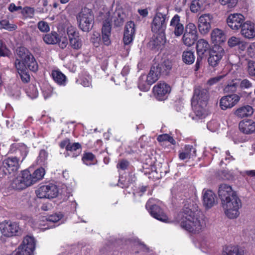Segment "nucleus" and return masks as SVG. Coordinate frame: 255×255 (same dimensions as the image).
<instances>
[{
    "mask_svg": "<svg viewBox=\"0 0 255 255\" xmlns=\"http://www.w3.org/2000/svg\"><path fill=\"white\" fill-rule=\"evenodd\" d=\"M240 99V96L235 94L224 96L220 101V107L223 110L231 109L238 104Z\"/></svg>",
    "mask_w": 255,
    "mask_h": 255,
    "instance_id": "nucleus-18",
    "label": "nucleus"
},
{
    "mask_svg": "<svg viewBox=\"0 0 255 255\" xmlns=\"http://www.w3.org/2000/svg\"><path fill=\"white\" fill-rule=\"evenodd\" d=\"M224 255H244V251L238 246H228L225 248Z\"/></svg>",
    "mask_w": 255,
    "mask_h": 255,
    "instance_id": "nucleus-36",
    "label": "nucleus"
},
{
    "mask_svg": "<svg viewBox=\"0 0 255 255\" xmlns=\"http://www.w3.org/2000/svg\"><path fill=\"white\" fill-rule=\"evenodd\" d=\"M45 173V170L43 168H40L35 170L34 172L31 174V178L33 184L42 179Z\"/></svg>",
    "mask_w": 255,
    "mask_h": 255,
    "instance_id": "nucleus-41",
    "label": "nucleus"
},
{
    "mask_svg": "<svg viewBox=\"0 0 255 255\" xmlns=\"http://www.w3.org/2000/svg\"><path fill=\"white\" fill-rule=\"evenodd\" d=\"M240 130L245 134H252L255 132V122L252 120H243L239 124Z\"/></svg>",
    "mask_w": 255,
    "mask_h": 255,
    "instance_id": "nucleus-22",
    "label": "nucleus"
},
{
    "mask_svg": "<svg viewBox=\"0 0 255 255\" xmlns=\"http://www.w3.org/2000/svg\"><path fill=\"white\" fill-rule=\"evenodd\" d=\"M37 27L42 32H47L50 30L48 23L44 21H40L37 23Z\"/></svg>",
    "mask_w": 255,
    "mask_h": 255,
    "instance_id": "nucleus-52",
    "label": "nucleus"
},
{
    "mask_svg": "<svg viewBox=\"0 0 255 255\" xmlns=\"http://www.w3.org/2000/svg\"><path fill=\"white\" fill-rule=\"evenodd\" d=\"M198 38V33L195 24L189 22L185 26L181 41L187 47L193 45Z\"/></svg>",
    "mask_w": 255,
    "mask_h": 255,
    "instance_id": "nucleus-3",
    "label": "nucleus"
},
{
    "mask_svg": "<svg viewBox=\"0 0 255 255\" xmlns=\"http://www.w3.org/2000/svg\"><path fill=\"white\" fill-rule=\"evenodd\" d=\"M128 241L131 245L136 247L140 251H145L147 250L146 246L141 243L137 238L133 237L132 239H129Z\"/></svg>",
    "mask_w": 255,
    "mask_h": 255,
    "instance_id": "nucleus-43",
    "label": "nucleus"
},
{
    "mask_svg": "<svg viewBox=\"0 0 255 255\" xmlns=\"http://www.w3.org/2000/svg\"><path fill=\"white\" fill-rule=\"evenodd\" d=\"M15 152L17 156H18L19 154L20 155L19 157L20 158H21V162H22L27 156V154L28 152V150L27 147L26 145L21 144H19L18 146L17 147Z\"/></svg>",
    "mask_w": 255,
    "mask_h": 255,
    "instance_id": "nucleus-42",
    "label": "nucleus"
},
{
    "mask_svg": "<svg viewBox=\"0 0 255 255\" xmlns=\"http://www.w3.org/2000/svg\"><path fill=\"white\" fill-rule=\"evenodd\" d=\"M160 203L156 200L150 199L146 203L145 207L153 218L160 221L166 222L168 218L160 208Z\"/></svg>",
    "mask_w": 255,
    "mask_h": 255,
    "instance_id": "nucleus-7",
    "label": "nucleus"
},
{
    "mask_svg": "<svg viewBox=\"0 0 255 255\" xmlns=\"http://www.w3.org/2000/svg\"><path fill=\"white\" fill-rule=\"evenodd\" d=\"M253 113V108L249 105L241 107L234 112V115L239 119L251 117Z\"/></svg>",
    "mask_w": 255,
    "mask_h": 255,
    "instance_id": "nucleus-28",
    "label": "nucleus"
},
{
    "mask_svg": "<svg viewBox=\"0 0 255 255\" xmlns=\"http://www.w3.org/2000/svg\"><path fill=\"white\" fill-rule=\"evenodd\" d=\"M17 52L18 55H19V56L23 60V61L21 62L20 60L16 59L15 61L14 64L15 68L18 71V72L19 73L26 70V64L24 62L23 58H24L25 49L24 48L20 47L18 50H17Z\"/></svg>",
    "mask_w": 255,
    "mask_h": 255,
    "instance_id": "nucleus-30",
    "label": "nucleus"
},
{
    "mask_svg": "<svg viewBox=\"0 0 255 255\" xmlns=\"http://www.w3.org/2000/svg\"><path fill=\"white\" fill-rule=\"evenodd\" d=\"M196 150L191 145H187L185 146L184 151L179 153V156L180 159L185 160L195 157Z\"/></svg>",
    "mask_w": 255,
    "mask_h": 255,
    "instance_id": "nucleus-31",
    "label": "nucleus"
},
{
    "mask_svg": "<svg viewBox=\"0 0 255 255\" xmlns=\"http://www.w3.org/2000/svg\"><path fill=\"white\" fill-rule=\"evenodd\" d=\"M248 72L251 77L255 78V62L250 61L248 64Z\"/></svg>",
    "mask_w": 255,
    "mask_h": 255,
    "instance_id": "nucleus-54",
    "label": "nucleus"
},
{
    "mask_svg": "<svg viewBox=\"0 0 255 255\" xmlns=\"http://www.w3.org/2000/svg\"><path fill=\"white\" fill-rule=\"evenodd\" d=\"M151 84H148L147 82L146 75H141L138 80V87L140 90L142 91H148L150 89V86Z\"/></svg>",
    "mask_w": 255,
    "mask_h": 255,
    "instance_id": "nucleus-37",
    "label": "nucleus"
},
{
    "mask_svg": "<svg viewBox=\"0 0 255 255\" xmlns=\"http://www.w3.org/2000/svg\"><path fill=\"white\" fill-rule=\"evenodd\" d=\"M245 20L244 16L238 13L229 14L227 18V23L229 27L233 30H238L242 27Z\"/></svg>",
    "mask_w": 255,
    "mask_h": 255,
    "instance_id": "nucleus-16",
    "label": "nucleus"
},
{
    "mask_svg": "<svg viewBox=\"0 0 255 255\" xmlns=\"http://www.w3.org/2000/svg\"><path fill=\"white\" fill-rule=\"evenodd\" d=\"M128 165V162L125 160H122L117 164V167L122 170L126 169Z\"/></svg>",
    "mask_w": 255,
    "mask_h": 255,
    "instance_id": "nucleus-64",
    "label": "nucleus"
},
{
    "mask_svg": "<svg viewBox=\"0 0 255 255\" xmlns=\"http://www.w3.org/2000/svg\"><path fill=\"white\" fill-rule=\"evenodd\" d=\"M203 205L207 208H210L215 204L216 195L209 190L203 191Z\"/></svg>",
    "mask_w": 255,
    "mask_h": 255,
    "instance_id": "nucleus-26",
    "label": "nucleus"
},
{
    "mask_svg": "<svg viewBox=\"0 0 255 255\" xmlns=\"http://www.w3.org/2000/svg\"><path fill=\"white\" fill-rule=\"evenodd\" d=\"M241 89H249L252 87V83L248 79H244L242 80L239 84Z\"/></svg>",
    "mask_w": 255,
    "mask_h": 255,
    "instance_id": "nucleus-58",
    "label": "nucleus"
},
{
    "mask_svg": "<svg viewBox=\"0 0 255 255\" xmlns=\"http://www.w3.org/2000/svg\"><path fill=\"white\" fill-rule=\"evenodd\" d=\"M111 25L110 21L105 20L103 22L102 29V40L104 44L109 45L111 43Z\"/></svg>",
    "mask_w": 255,
    "mask_h": 255,
    "instance_id": "nucleus-27",
    "label": "nucleus"
},
{
    "mask_svg": "<svg viewBox=\"0 0 255 255\" xmlns=\"http://www.w3.org/2000/svg\"><path fill=\"white\" fill-rule=\"evenodd\" d=\"M207 128L211 131H216L219 128V123L215 120H212L207 125Z\"/></svg>",
    "mask_w": 255,
    "mask_h": 255,
    "instance_id": "nucleus-55",
    "label": "nucleus"
},
{
    "mask_svg": "<svg viewBox=\"0 0 255 255\" xmlns=\"http://www.w3.org/2000/svg\"><path fill=\"white\" fill-rule=\"evenodd\" d=\"M22 14L26 17L31 18L33 17L35 9L31 7H25L22 10Z\"/></svg>",
    "mask_w": 255,
    "mask_h": 255,
    "instance_id": "nucleus-50",
    "label": "nucleus"
},
{
    "mask_svg": "<svg viewBox=\"0 0 255 255\" xmlns=\"http://www.w3.org/2000/svg\"><path fill=\"white\" fill-rule=\"evenodd\" d=\"M81 84L84 87H89L91 85V78L89 76L82 77L80 78Z\"/></svg>",
    "mask_w": 255,
    "mask_h": 255,
    "instance_id": "nucleus-61",
    "label": "nucleus"
},
{
    "mask_svg": "<svg viewBox=\"0 0 255 255\" xmlns=\"http://www.w3.org/2000/svg\"><path fill=\"white\" fill-rule=\"evenodd\" d=\"M20 76L22 81L24 83H27L30 80V76L25 71L18 73Z\"/></svg>",
    "mask_w": 255,
    "mask_h": 255,
    "instance_id": "nucleus-63",
    "label": "nucleus"
},
{
    "mask_svg": "<svg viewBox=\"0 0 255 255\" xmlns=\"http://www.w3.org/2000/svg\"><path fill=\"white\" fill-rule=\"evenodd\" d=\"M170 90V87L166 83L162 81H159L153 88V92L156 98L159 101L165 100Z\"/></svg>",
    "mask_w": 255,
    "mask_h": 255,
    "instance_id": "nucleus-14",
    "label": "nucleus"
},
{
    "mask_svg": "<svg viewBox=\"0 0 255 255\" xmlns=\"http://www.w3.org/2000/svg\"><path fill=\"white\" fill-rule=\"evenodd\" d=\"M70 46L74 50H79L82 48L83 42L77 28L72 25L68 26L66 29Z\"/></svg>",
    "mask_w": 255,
    "mask_h": 255,
    "instance_id": "nucleus-10",
    "label": "nucleus"
},
{
    "mask_svg": "<svg viewBox=\"0 0 255 255\" xmlns=\"http://www.w3.org/2000/svg\"><path fill=\"white\" fill-rule=\"evenodd\" d=\"M240 39L235 36H232V37H231L228 41V45L230 47H234L237 45L240 44Z\"/></svg>",
    "mask_w": 255,
    "mask_h": 255,
    "instance_id": "nucleus-60",
    "label": "nucleus"
},
{
    "mask_svg": "<svg viewBox=\"0 0 255 255\" xmlns=\"http://www.w3.org/2000/svg\"><path fill=\"white\" fill-rule=\"evenodd\" d=\"M222 5H227L229 8L234 7L238 2V0H219Z\"/></svg>",
    "mask_w": 255,
    "mask_h": 255,
    "instance_id": "nucleus-57",
    "label": "nucleus"
},
{
    "mask_svg": "<svg viewBox=\"0 0 255 255\" xmlns=\"http://www.w3.org/2000/svg\"><path fill=\"white\" fill-rule=\"evenodd\" d=\"M35 240L33 237L26 236L22 244L11 253L7 255H31L35 249Z\"/></svg>",
    "mask_w": 255,
    "mask_h": 255,
    "instance_id": "nucleus-8",
    "label": "nucleus"
},
{
    "mask_svg": "<svg viewBox=\"0 0 255 255\" xmlns=\"http://www.w3.org/2000/svg\"><path fill=\"white\" fill-rule=\"evenodd\" d=\"M33 184L31 174L28 170L22 171L10 183V187L16 190H23Z\"/></svg>",
    "mask_w": 255,
    "mask_h": 255,
    "instance_id": "nucleus-4",
    "label": "nucleus"
},
{
    "mask_svg": "<svg viewBox=\"0 0 255 255\" xmlns=\"http://www.w3.org/2000/svg\"><path fill=\"white\" fill-rule=\"evenodd\" d=\"M0 230L2 234L7 237L18 235L19 233L17 223L5 221L0 224Z\"/></svg>",
    "mask_w": 255,
    "mask_h": 255,
    "instance_id": "nucleus-12",
    "label": "nucleus"
},
{
    "mask_svg": "<svg viewBox=\"0 0 255 255\" xmlns=\"http://www.w3.org/2000/svg\"><path fill=\"white\" fill-rule=\"evenodd\" d=\"M160 76V67L158 66H152L149 73L146 76L147 82L148 84L152 85L156 82L159 78Z\"/></svg>",
    "mask_w": 255,
    "mask_h": 255,
    "instance_id": "nucleus-29",
    "label": "nucleus"
},
{
    "mask_svg": "<svg viewBox=\"0 0 255 255\" xmlns=\"http://www.w3.org/2000/svg\"><path fill=\"white\" fill-rule=\"evenodd\" d=\"M177 220L182 228L193 234L199 233L206 227L205 216L198 210L197 204L190 200L186 201Z\"/></svg>",
    "mask_w": 255,
    "mask_h": 255,
    "instance_id": "nucleus-1",
    "label": "nucleus"
},
{
    "mask_svg": "<svg viewBox=\"0 0 255 255\" xmlns=\"http://www.w3.org/2000/svg\"><path fill=\"white\" fill-rule=\"evenodd\" d=\"M48 157V153L44 150L40 151L39 156L38 157V162L39 164H44Z\"/></svg>",
    "mask_w": 255,
    "mask_h": 255,
    "instance_id": "nucleus-53",
    "label": "nucleus"
},
{
    "mask_svg": "<svg viewBox=\"0 0 255 255\" xmlns=\"http://www.w3.org/2000/svg\"><path fill=\"white\" fill-rule=\"evenodd\" d=\"M51 76L53 80L58 85L65 86L66 84L67 78L66 76L59 70H52Z\"/></svg>",
    "mask_w": 255,
    "mask_h": 255,
    "instance_id": "nucleus-32",
    "label": "nucleus"
},
{
    "mask_svg": "<svg viewBox=\"0 0 255 255\" xmlns=\"http://www.w3.org/2000/svg\"><path fill=\"white\" fill-rule=\"evenodd\" d=\"M208 98L207 90L196 88L191 101V104H201L202 106H206Z\"/></svg>",
    "mask_w": 255,
    "mask_h": 255,
    "instance_id": "nucleus-17",
    "label": "nucleus"
},
{
    "mask_svg": "<svg viewBox=\"0 0 255 255\" xmlns=\"http://www.w3.org/2000/svg\"><path fill=\"white\" fill-rule=\"evenodd\" d=\"M241 32L247 38H253L255 36L254 24L250 21L245 22L241 27Z\"/></svg>",
    "mask_w": 255,
    "mask_h": 255,
    "instance_id": "nucleus-24",
    "label": "nucleus"
},
{
    "mask_svg": "<svg viewBox=\"0 0 255 255\" xmlns=\"http://www.w3.org/2000/svg\"><path fill=\"white\" fill-rule=\"evenodd\" d=\"M225 215L229 219L238 218L240 214V209L242 206L241 199L238 196L222 203Z\"/></svg>",
    "mask_w": 255,
    "mask_h": 255,
    "instance_id": "nucleus-2",
    "label": "nucleus"
},
{
    "mask_svg": "<svg viewBox=\"0 0 255 255\" xmlns=\"http://www.w3.org/2000/svg\"><path fill=\"white\" fill-rule=\"evenodd\" d=\"M166 12L158 11L154 16L151 23V30L155 33L164 34L166 28V19L168 10Z\"/></svg>",
    "mask_w": 255,
    "mask_h": 255,
    "instance_id": "nucleus-6",
    "label": "nucleus"
},
{
    "mask_svg": "<svg viewBox=\"0 0 255 255\" xmlns=\"http://www.w3.org/2000/svg\"><path fill=\"white\" fill-rule=\"evenodd\" d=\"M239 80H235L230 82L224 88L226 92L233 93L236 91L239 86Z\"/></svg>",
    "mask_w": 255,
    "mask_h": 255,
    "instance_id": "nucleus-45",
    "label": "nucleus"
},
{
    "mask_svg": "<svg viewBox=\"0 0 255 255\" xmlns=\"http://www.w3.org/2000/svg\"><path fill=\"white\" fill-rule=\"evenodd\" d=\"M17 28V26L16 25L10 23L6 19L0 21V29H4L9 31H12L16 30Z\"/></svg>",
    "mask_w": 255,
    "mask_h": 255,
    "instance_id": "nucleus-44",
    "label": "nucleus"
},
{
    "mask_svg": "<svg viewBox=\"0 0 255 255\" xmlns=\"http://www.w3.org/2000/svg\"><path fill=\"white\" fill-rule=\"evenodd\" d=\"M10 54V51L6 47V46L4 44L1 40H0V56L5 57L9 56Z\"/></svg>",
    "mask_w": 255,
    "mask_h": 255,
    "instance_id": "nucleus-51",
    "label": "nucleus"
},
{
    "mask_svg": "<svg viewBox=\"0 0 255 255\" xmlns=\"http://www.w3.org/2000/svg\"><path fill=\"white\" fill-rule=\"evenodd\" d=\"M204 0H194L190 5V10L193 12H197L200 10L203 6Z\"/></svg>",
    "mask_w": 255,
    "mask_h": 255,
    "instance_id": "nucleus-46",
    "label": "nucleus"
},
{
    "mask_svg": "<svg viewBox=\"0 0 255 255\" xmlns=\"http://www.w3.org/2000/svg\"><path fill=\"white\" fill-rule=\"evenodd\" d=\"M79 26L81 29L85 32H88L93 27L94 16L91 10L87 8L82 9L77 17Z\"/></svg>",
    "mask_w": 255,
    "mask_h": 255,
    "instance_id": "nucleus-5",
    "label": "nucleus"
},
{
    "mask_svg": "<svg viewBox=\"0 0 255 255\" xmlns=\"http://www.w3.org/2000/svg\"><path fill=\"white\" fill-rule=\"evenodd\" d=\"M134 36V35H133L124 33L123 37V41L124 44L125 45L129 44L133 41Z\"/></svg>",
    "mask_w": 255,
    "mask_h": 255,
    "instance_id": "nucleus-59",
    "label": "nucleus"
},
{
    "mask_svg": "<svg viewBox=\"0 0 255 255\" xmlns=\"http://www.w3.org/2000/svg\"><path fill=\"white\" fill-rule=\"evenodd\" d=\"M225 54L223 48L219 45H215L210 53L208 62L212 67L216 66Z\"/></svg>",
    "mask_w": 255,
    "mask_h": 255,
    "instance_id": "nucleus-15",
    "label": "nucleus"
},
{
    "mask_svg": "<svg viewBox=\"0 0 255 255\" xmlns=\"http://www.w3.org/2000/svg\"><path fill=\"white\" fill-rule=\"evenodd\" d=\"M82 159L83 163L88 166L94 165L96 162L95 155L91 152L84 153Z\"/></svg>",
    "mask_w": 255,
    "mask_h": 255,
    "instance_id": "nucleus-39",
    "label": "nucleus"
},
{
    "mask_svg": "<svg viewBox=\"0 0 255 255\" xmlns=\"http://www.w3.org/2000/svg\"><path fill=\"white\" fill-rule=\"evenodd\" d=\"M26 92L27 96L31 99L36 98L38 95L37 89L33 84H30L28 88L26 89Z\"/></svg>",
    "mask_w": 255,
    "mask_h": 255,
    "instance_id": "nucleus-48",
    "label": "nucleus"
},
{
    "mask_svg": "<svg viewBox=\"0 0 255 255\" xmlns=\"http://www.w3.org/2000/svg\"><path fill=\"white\" fill-rule=\"evenodd\" d=\"M180 18V16L176 14L171 18L170 22V29L176 37L181 36L185 29Z\"/></svg>",
    "mask_w": 255,
    "mask_h": 255,
    "instance_id": "nucleus-19",
    "label": "nucleus"
},
{
    "mask_svg": "<svg viewBox=\"0 0 255 255\" xmlns=\"http://www.w3.org/2000/svg\"><path fill=\"white\" fill-rule=\"evenodd\" d=\"M124 33L134 35L135 25L133 22L130 21L127 23L125 28Z\"/></svg>",
    "mask_w": 255,
    "mask_h": 255,
    "instance_id": "nucleus-49",
    "label": "nucleus"
},
{
    "mask_svg": "<svg viewBox=\"0 0 255 255\" xmlns=\"http://www.w3.org/2000/svg\"><path fill=\"white\" fill-rule=\"evenodd\" d=\"M213 17L209 13L201 15L198 19V28L201 34H205L211 29Z\"/></svg>",
    "mask_w": 255,
    "mask_h": 255,
    "instance_id": "nucleus-20",
    "label": "nucleus"
},
{
    "mask_svg": "<svg viewBox=\"0 0 255 255\" xmlns=\"http://www.w3.org/2000/svg\"><path fill=\"white\" fill-rule=\"evenodd\" d=\"M114 14L113 21L115 25L116 26H120L123 25L124 21V14L120 11H117Z\"/></svg>",
    "mask_w": 255,
    "mask_h": 255,
    "instance_id": "nucleus-47",
    "label": "nucleus"
},
{
    "mask_svg": "<svg viewBox=\"0 0 255 255\" xmlns=\"http://www.w3.org/2000/svg\"><path fill=\"white\" fill-rule=\"evenodd\" d=\"M24 62L26 64V69L36 72L38 70V64L33 56L25 48Z\"/></svg>",
    "mask_w": 255,
    "mask_h": 255,
    "instance_id": "nucleus-25",
    "label": "nucleus"
},
{
    "mask_svg": "<svg viewBox=\"0 0 255 255\" xmlns=\"http://www.w3.org/2000/svg\"><path fill=\"white\" fill-rule=\"evenodd\" d=\"M59 145L61 148H65L67 151L75 152L73 154V156L74 157L78 156L81 150V145L79 143H71L69 139H66L62 141Z\"/></svg>",
    "mask_w": 255,
    "mask_h": 255,
    "instance_id": "nucleus-21",
    "label": "nucleus"
},
{
    "mask_svg": "<svg viewBox=\"0 0 255 255\" xmlns=\"http://www.w3.org/2000/svg\"><path fill=\"white\" fill-rule=\"evenodd\" d=\"M196 49L198 55L201 57L209 49V44L207 40L200 39L197 41Z\"/></svg>",
    "mask_w": 255,
    "mask_h": 255,
    "instance_id": "nucleus-34",
    "label": "nucleus"
},
{
    "mask_svg": "<svg viewBox=\"0 0 255 255\" xmlns=\"http://www.w3.org/2000/svg\"><path fill=\"white\" fill-rule=\"evenodd\" d=\"M218 195L222 203L235 198V196H238L232 187L227 184H222L220 185L218 189Z\"/></svg>",
    "mask_w": 255,
    "mask_h": 255,
    "instance_id": "nucleus-13",
    "label": "nucleus"
},
{
    "mask_svg": "<svg viewBox=\"0 0 255 255\" xmlns=\"http://www.w3.org/2000/svg\"><path fill=\"white\" fill-rule=\"evenodd\" d=\"M43 41L47 44H55L59 41V35L55 31L44 35L43 37Z\"/></svg>",
    "mask_w": 255,
    "mask_h": 255,
    "instance_id": "nucleus-35",
    "label": "nucleus"
},
{
    "mask_svg": "<svg viewBox=\"0 0 255 255\" xmlns=\"http://www.w3.org/2000/svg\"><path fill=\"white\" fill-rule=\"evenodd\" d=\"M192 108L195 117H192L193 119L197 120L198 119L204 118L206 116L205 107L201 104H192Z\"/></svg>",
    "mask_w": 255,
    "mask_h": 255,
    "instance_id": "nucleus-33",
    "label": "nucleus"
},
{
    "mask_svg": "<svg viewBox=\"0 0 255 255\" xmlns=\"http://www.w3.org/2000/svg\"><path fill=\"white\" fill-rule=\"evenodd\" d=\"M20 157L18 156L8 157L2 162L1 170L6 175L14 174L20 167Z\"/></svg>",
    "mask_w": 255,
    "mask_h": 255,
    "instance_id": "nucleus-9",
    "label": "nucleus"
},
{
    "mask_svg": "<svg viewBox=\"0 0 255 255\" xmlns=\"http://www.w3.org/2000/svg\"><path fill=\"white\" fill-rule=\"evenodd\" d=\"M211 37V40L215 45H219L226 40V35L225 32L219 28H215L212 30Z\"/></svg>",
    "mask_w": 255,
    "mask_h": 255,
    "instance_id": "nucleus-23",
    "label": "nucleus"
},
{
    "mask_svg": "<svg viewBox=\"0 0 255 255\" xmlns=\"http://www.w3.org/2000/svg\"><path fill=\"white\" fill-rule=\"evenodd\" d=\"M224 77V75H220L210 78L208 81V84L210 86L213 85L220 81Z\"/></svg>",
    "mask_w": 255,
    "mask_h": 255,
    "instance_id": "nucleus-62",
    "label": "nucleus"
},
{
    "mask_svg": "<svg viewBox=\"0 0 255 255\" xmlns=\"http://www.w3.org/2000/svg\"><path fill=\"white\" fill-rule=\"evenodd\" d=\"M182 59L186 64H192L195 59L194 52L190 50L184 51L182 54Z\"/></svg>",
    "mask_w": 255,
    "mask_h": 255,
    "instance_id": "nucleus-40",
    "label": "nucleus"
},
{
    "mask_svg": "<svg viewBox=\"0 0 255 255\" xmlns=\"http://www.w3.org/2000/svg\"><path fill=\"white\" fill-rule=\"evenodd\" d=\"M58 193L57 186L52 183H49L40 186L36 190L37 196L39 198H54Z\"/></svg>",
    "mask_w": 255,
    "mask_h": 255,
    "instance_id": "nucleus-11",
    "label": "nucleus"
},
{
    "mask_svg": "<svg viewBox=\"0 0 255 255\" xmlns=\"http://www.w3.org/2000/svg\"><path fill=\"white\" fill-rule=\"evenodd\" d=\"M158 34L159 35L156 37H152L149 42V45L152 48H156L164 42L163 39L164 34Z\"/></svg>",
    "mask_w": 255,
    "mask_h": 255,
    "instance_id": "nucleus-38",
    "label": "nucleus"
},
{
    "mask_svg": "<svg viewBox=\"0 0 255 255\" xmlns=\"http://www.w3.org/2000/svg\"><path fill=\"white\" fill-rule=\"evenodd\" d=\"M62 218V215L61 214H55L48 216L46 218V220L48 222L52 223H56L59 221Z\"/></svg>",
    "mask_w": 255,
    "mask_h": 255,
    "instance_id": "nucleus-56",
    "label": "nucleus"
}]
</instances>
